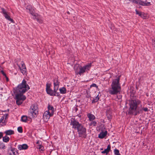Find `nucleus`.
I'll return each mask as SVG.
<instances>
[{
    "mask_svg": "<svg viewBox=\"0 0 155 155\" xmlns=\"http://www.w3.org/2000/svg\"><path fill=\"white\" fill-rule=\"evenodd\" d=\"M30 89L25 79H23L22 83L19 84L14 92L15 97H25L23 94Z\"/></svg>",
    "mask_w": 155,
    "mask_h": 155,
    "instance_id": "1",
    "label": "nucleus"
},
{
    "mask_svg": "<svg viewBox=\"0 0 155 155\" xmlns=\"http://www.w3.org/2000/svg\"><path fill=\"white\" fill-rule=\"evenodd\" d=\"M141 104V101L138 99L130 100L129 103V107L128 111V114L135 116L139 114L137 107Z\"/></svg>",
    "mask_w": 155,
    "mask_h": 155,
    "instance_id": "2",
    "label": "nucleus"
},
{
    "mask_svg": "<svg viewBox=\"0 0 155 155\" xmlns=\"http://www.w3.org/2000/svg\"><path fill=\"white\" fill-rule=\"evenodd\" d=\"M120 76L114 80L111 84V89L110 93L112 94H116L119 93L121 91L120 84L119 83Z\"/></svg>",
    "mask_w": 155,
    "mask_h": 155,
    "instance_id": "3",
    "label": "nucleus"
},
{
    "mask_svg": "<svg viewBox=\"0 0 155 155\" xmlns=\"http://www.w3.org/2000/svg\"><path fill=\"white\" fill-rule=\"evenodd\" d=\"M70 124L72 126L73 128L77 129L80 136H81L82 135H84L85 134L86 130V128L77 121L71 120Z\"/></svg>",
    "mask_w": 155,
    "mask_h": 155,
    "instance_id": "4",
    "label": "nucleus"
},
{
    "mask_svg": "<svg viewBox=\"0 0 155 155\" xmlns=\"http://www.w3.org/2000/svg\"><path fill=\"white\" fill-rule=\"evenodd\" d=\"M77 65H76L74 66V70H75L78 74L81 75L84 73L86 72H87L88 71L90 70L91 66V63H89L83 67H82L81 66H80L79 65H78L79 70L76 68L77 67Z\"/></svg>",
    "mask_w": 155,
    "mask_h": 155,
    "instance_id": "5",
    "label": "nucleus"
},
{
    "mask_svg": "<svg viewBox=\"0 0 155 155\" xmlns=\"http://www.w3.org/2000/svg\"><path fill=\"white\" fill-rule=\"evenodd\" d=\"M51 84H46V91L48 94H49L51 96H58L60 94L59 92H57V91H55L54 89L53 91L51 88Z\"/></svg>",
    "mask_w": 155,
    "mask_h": 155,
    "instance_id": "6",
    "label": "nucleus"
},
{
    "mask_svg": "<svg viewBox=\"0 0 155 155\" xmlns=\"http://www.w3.org/2000/svg\"><path fill=\"white\" fill-rule=\"evenodd\" d=\"M1 13H2L5 18L7 20L10 21L12 23H14V21L13 19L11 18L10 16V13L7 12L3 8H1Z\"/></svg>",
    "mask_w": 155,
    "mask_h": 155,
    "instance_id": "7",
    "label": "nucleus"
},
{
    "mask_svg": "<svg viewBox=\"0 0 155 155\" xmlns=\"http://www.w3.org/2000/svg\"><path fill=\"white\" fill-rule=\"evenodd\" d=\"M38 107L37 104H33L31 105L30 109V111L32 116L35 117V115L38 114Z\"/></svg>",
    "mask_w": 155,
    "mask_h": 155,
    "instance_id": "8",
    "label": "nucleus"
},
{
    "mask_svg": "<svg viewBox=\"0 0 155 155\" xmlns=\"http://www.w3.org/2000/svg\"><path fill=\"white\" fill-rule=\"evenodd\" d=\"M53 82L54 88L55 91H57L59 87L60 82L59 81L58 78L57 76L55 77L53 80Z\"/></svg>",
    "mask_w": 155,
    "mask_h": 155,
    "instance_id": "9",
    "label": "nucleus"
},
{
    "mask_svg": "<svg viewBox=\"0 0 155 155\" xmlns=\"http://www.w3.org/2000/svg\"><path fill=\"white\" fill-rule=\"evenodd\" d=\"M128 1H132L133 3L139 5H140L142 6H147L149 5L150 4V2H147V3H146L144 2H143L140 0H128Z\"/></svg>",
    "mask_w": 155,
    "mask_h": 155,
    "instance_id": "10",
    "label": "nucleus"
},
{
    "mask_svg": "<svg viewBox=\"0 0 155 155\" xmlns=\"http://www.w3.org/2000/svg\"><path fill=\"white\" fill-rule=\"evenodd\" d=\"M21 66L18 65V64L17 65L20 69L21 72L23 74H25L27 72V69L26 66L25 64L22 61L21 62Z\"/></svg>",
    "mask_w": 155,
    "mask_h": 155,
    "instance_id": "11",
    "label": "nucleus"
},
{
    "mask_svg": "<svg viewBox=\"0 0 155 155\" xmlns=\"http://www.w3.org/2000/svg\"><path fill=\"white\" fill-rule=\"evenodd\" d=\"M8 114H5L1 117L0 119V124H2L1 125L3 126L6 124L7 122V119L8 118Z\"/></svg>",
    "mask_w": 155,
    "mask_h": 155,
    "instance_id": "12",
    "label": "nucleus"
},
{
    "mask_svg": "<svg viewBox=\"0 0 155 155\" xmlns=\"http://www.w3.org/2000/svg\"><path fill=\"white\" fill-rule=\"evenodd\" d=\"M53 115H51L48 112L45 111L43 115V119L44 122H46L49 120L50 117L52 116Z\"/></svg>",
    "mask_w": 155,
    "mask_h": 155,
    "instance_id": "13",
    "label": "nucleus"
},
{
    "mask_svg": "<svg viewBox=\"0 0 155 155\" xmlns=\"http://www.w3.org/2000/svg\"><path fill=\"white\" fill-rule=\"evenodd\" d=\"M28 148V145L26 144L19 145L18 147V149L20 150H26Z\"/></svg>",
    "mask_w": 155,
    "mask_h": 155,
    "instance_id": "14",
    "label": "nucleus"
},
{
    "mask_svg": "<svg viewBox=\"0 0 155 155\" xmlns=\"http://www.w3.org/2000/svg\"><path fill=\"white\" fill-rule=\"evenodd\" d=\"M26 9L28 10V12L30 13L31 14H33L34 12V10L32 6L31 5H28L26 6Z\"/></svg>",
    "mask_w": 155,
    "mask_h": 155,
    "instance_id": "15",
    "label": "nucleus"
},
{
    "mask_svg": "<svg viewBox=\"0 0 155 155\" xmlns=\"http://www.w3.org/2000/svg\"><path fill=\"white\" fill-rule=\"evenodd\" d=\"M25 98L26 97H15L17 104L18 105H20L25 99Z\"/></svg>",
    "mask_w": 155,
    "mask_h": 155,
    "instance_id": "16",
    "label": "nucleus"
},
{
    "mask_svg": "<svg viewBox=\"0 0 155 155\" xmlns=\"http://www.w3.org/2000/svg\"><path fill=\"white\" fill-rule=\"evenodd\" d=\"M48 110L46 111H48L51 115H53L54 111V107L52 106L49 105L48 107Z\"/></svg>",
    "mask_w": 155,
    "mask_h": 155,
    "instance_id": "17",
    "label": "nucleus"
},
{
    "mask_svg": "<svg viewBox=\"0 0 155 155\" xmlns=\"http://www.w3.org/2000/svg\"><path fill=\"white\" fill-rule=\"evenodd\" d=\"M107 131L102 132L99 134L98 137L101 139L103 138L107 135Z\"/></svg>",
    "mask_w": 155,
    "mask_h": 155,
    "instance_id": "18",
    "label": "nucleus"
},
{
    "mask_svg": "<svg viewBox=\"0 0 155 155\" xmlns=\"http://www.w3.org/2000/svg\"><path fill=\"white\" fill-rule=\"evenodd\" d=\"M87 116L89 119V120L90 121L93 120L95 118V116L94 115L90 113H88L87 114Z\"/></svg>",
    "mask_w": 155,
    "mask_h": 155,
    "instance_id": "19",
    "label": "nucleus"
},
{
    "mask_svg": "<svg viewBox=\"0 0 155 155\" xmlns=\"http://www.w3.org/2000/svg\"><path fill=\"white\" fill-rule=\"evenodd\" d=\"M60 93L61 94H64L66 93V90L65 88L62 87L59 89Z\"/></svg>",
    "mask_w": 155,
    "mask_h": 155,
    "instance_id": "20",
    "label": "nucleus"
},
{
    "mask_svg": "<svg viewBox=\"0 0 155 155\" xmlns=\"http://www.w3.org/2000/svg\"><path fill=\"white\" fill-rule=\"evenodd\" d=\"M33 16V18L34 19H36L37 20L38 18H40V16L37 13H35L34 12L33 13V14H31Z\"/></svg>",
    "mask_w": 155,
    "mask_h": 155,
    "instance_id": "21",
    "label": "nucleus"
},
{
    "mask_svg": "<svg viewBox=\"0 0 155 155\" xmlns=\"http://www.w3.org/2000/svg\"><path fill=\"white\" fill-rule=\"evenodd\" d=\"M5 133L6 135H11L14 134V131L12 130H8L6 131Z\"/></svg>",
    "mask_w": 155,
    "mask_h": 155,
    "instance_id": "22",
    "label": "nucleus"
},
{
    "mask_svg": "<svg viewBox=\"0 0 155 155\" xmlns=\"http://www.w3.org/2000/svg\"><path fill=\"white\" fill-rule=\"evenodd\" d=\"M21 121L24 122H26L27 120V117L25 116H23L21 117Z\"/></svg>",
    "mask_w": 155,
    "mask_h": 155,
    "instance_id": "23",
    "label": "nucleus"
},
{
    "mask_svg": "<svg viewBox=\"0 0 155 155\" xmlns=\"http://www.w3.org/2000/svg\"><path fill=\"white\" fill-rule=\"evenodd\" d=\"M9 138L8 136H6L3 138V141L5 142H7L9 141Z\"/></svg>",
    "mask_w": 155,
    "mask_h": 155,
    "instance_id": "24",
    "label": "nucleus"
},
{
    "mask_svg": "<svg viewBox=\"0 0 155 155\" xmlns=\"http://www.w3.org/2000/svg\"><path fill=\"white\" fill-rule=\"evenodd\" d=\"M97 122L95 121H91V123L89 124V125L90 126H95L96 125Z\"/></svg>",
    "mask_w": 155,
    "mask_h": 155,
    "instance_id": "25",
    "label": "nucleus"
},
{
    "mask_svg": "<svg viewBox=\"0 0 155 155\" xmlns=\"http://www.w3.org/2000/svg\"><path fill=\"white\" fill-rule=\"evenodd\" d=\"M135 11L137 14L139 15L141 17H143L142 15H143V14L141 12H139L137 9L135 10Z\"/></svg>",
    "mask_w": 155,
    "mask_h": 155,
    "instance_id": "26",
    "label": "nucleus"
},
{
    "mask_svg": "<svg viewBox=\"0 0 155 155\" xmlns=\"http://www.w3.org/2000/svg\"><path fill=\"white\" fill-rule=\"evenodd\" d=\"M38 148L39 150L40 151H43L44 147L41 144L38 145Z\"/></svg>",
    "mask_w": 155,
    "mask_h": 155,
    "instance_id": "27",
    "label": "nucleus"
},
{
    "mask_svg": "<svg viewBox=\"0 0 155 155\" xmlns=\"http://www.w3.org/2000/svg\"><path fill=\"white\" fill-rule=\"evenodd\" d=\"M99 100V97H94L92 100V103H94L97 101Z\"/></svg>",
    "mask_w": 155,
    "mask_h": 155,
    "instance_id": "28",
    "label": "nucleus"
},
{
    "mask_svg": "<svg viewBox=\"0 0 155 155\" xmlns=\"http://www.w3.org/2000/svg\"><path fill=\"white\" fill-rule=\"evenodd\" d=\"M5 147L4 144L0 143V149H5Z\"/></svg>",
    "mask_w": 155,
    "mask_h": 155,
    "instance_id": "29",
    "label": "nucleus"
},
{
    "mask_svg": "<svg viewBox=\"0 0 155 155\" xmlns=\"http://www.w3.org/2000/svg\"><path fill=\"white\" fill-rule=\"evenodd\" d=\"M114 154L115 155L120 154L119 150L117 149H115L114 150Z\"/></svg>",
    "mask_w": 155,
    "mask_h": 155,
    "instance_id": "30",
    "label": "nucleus"
},
{
    "mask_svg": "<svg viewBox=\"0 0 155 155\" xmlns=\"http://www.w3.org/2000/svg\"><path fill=\"white\" fill-rule=\"evenodd\" d=\"M18 130L20 133L22 132V129L21 127H19L18 128Z\"/></svg>",
    "mask_w": 155,
    "mask_h": 155,
    "instance_id": "31",
    "label": "nucleus"
},
{
    "mask_svg": "<svg viewBox=\"0 0 155 155\" xmlns=\"http://www.w3.org/2000/svg\"><path fill=\"white\" fill-rule=\"evenodd\" d=\"M95 87L96 88H97L98 87L96 85V84L94 83L92 84L91 86H90V87Z\"/></svg>",
    "mask_w": 155,
    "mask_h": 155,
    "instance_id": "32",
    "label": "nucleus"
},
{
    "mask_svg": "<svg viewBox=\"0 0 155 155\" xmlns=\"http://www.w3.org/2000/svg\"><path fill=\"white\" fill-rule=\"evenodd\" d=\"M109 151L106 149H105L104 151L102 152V153H107Z\"/></svg>",
    "mask_w": 155,
    "mask_h": 155,
    "instance_id": "33",
    "label": "nucleus"
},
{
    "mask_svg": "<svg viewBox=\"0 0 155 155\" xmlns=\"http://www.w3.org/2000/svg\"><path fill=\"white\" fill-rule=\"evenodd\" d=\"M15 150L14 149H12L11 150V151L12 152L13 154V155H16L15 153Z\"/></svg>",
    "mask_w": 155,
    "mask_h": 155,
    "instance_id": "34",
    "label": "nucleus"
},
{
    "mask_svg": "<svg viewBox=\"0 0 155 155\" xmlns=\"http://www.w3.org/2000/svg\"><path fill=\"white\" fill-rule=\"evenodd\" d=\"M37 21L40 23H42V21L41 19L40 18L37 20Z\"/></svg>",
    "mask_w": 155,
    "mask_h": 155,
    "instance_id": "35",
    "label": "nucleus"
},
{
    "mask_svg": "<svg viewBox=\"0 0 155 155\" xmlns=\"http://www.w3.org/2000/svg\"><path fill=\"white\" fill-rule=\"evenodd\" d=\"M142 110H143L144 111H147L148 110V108L147 107H143L142 108Z\"/></svg>",
    "mask_w": 155,
    "mask_h": 155,
    "instance_id": "36",
    "label": "nucleus"
},
{
    "mask_svg": "<svg viewBox=\"0 0 155 155\" xmlns=\"http://www.w3.org/2000/svg\"><path fill=\"white\" fill-rule=\"evenodd\" d=\"M152 44L153 46L155 47V39L152 40Z\"/></svg>",
    "mask_w": 155,
    "mask_h": 155,
    "instance_id": "37",
    "label": "nucleus"
},
{
    "mask_svg": "<svg viewBox=\"0 0 155 155\" xmlns=\"http://www.w3.org/2000/svg\"><path fill=\"white\" fill-rule=\"evenodd\" d=\"M110 145H108L107 146V148L106 149L109 152L110 150Z\"/></svg>",
    "mask_w": 155,
    "mask_h": 155,
    "instance_id": "38",
    "label": "nucleus"
},
{
    "mask_svg": "<svg viewBox=\"0 0 155 155\" xmlns=\"http://www.w3.org/2000/svg\"><path fill=\"white\" fill-rule=\"evenodd\" d=\"M1 73L5 77L6 76V74H5V73L4 72V71H1Z\"/></svg>",
    "mask_w": 155,
    "mask_h": 155,
    "instance_id": "39",
    "label": "nucleus"
},
{
    "mask_svg": "<svg viewBox=\"0 0 155 155\" xmlns=\"http://www.w3.org/2000/svg\"><path fill=\"white\" fill-rule=\"evenodd\" d=\"M37 144H38V145H41V141H38L37 142Z\"/></svg>",
    "mask_w": 155,
    "mask_h": 155,
    "instance_id": "40",
    "label": "nucleus"
},
{
    "mask_svg": "<svg viewBox=\"0 0 155 155\" xmlns=\"http://www.w3.org/2000/svg\"><path fill=\"white\" fill-rule=\"evenodd\" d=\"M5 78H6V81L7 82L8 81L9 79L7 77V76H5Z\"/></svg>",
    "mask_w": 155,
    "mask_h": 155,
    "instance_id": "41",
    "label": "nucleus"
},
{
    "mask_svg": "<svg viewBox=\"0 0 155 155\" xmlns=\"http://www.w3.org/2000/svg\"><path fill=\"white\" fill-rule=\"evenodd\" d=\"M3 136L2 133L0 132V138H1Z\"/></svg>",
    "mask_w": 155,
    "mask_h": 155,
    "instance_id": "42",
    "label": "nucleus"
},
{
    "mask_svg": "<svg viewBox=\"0 0 155 155\" xmlns=\"http://www.w3.org/2000/svg\"><path fill=\"white\" fill-rule=\"evenodd\" d=\"M142 17H142V18H145V16H144V14H143V15H142Z\"/></svg>",
    "mask_w": 155,
    "mask_h": 155,
    "instance_id": "43",
    "label": "nucleus"
},
{
    "mask_svg": "<svg viewBox=\"0 0 155 155\" xmlns=\"http://www.w3.org/2000/svg\"><path fill=\"white\" fill-rule=\"evenodd\" d=\"M67 13L68 14H70V12H68V11L67 12Z\"/></svg>",
    "mask_w": 155,
    "mask_h": 155,
    "instance_id": "44",
    "label": "nucleus"
}]
</instances>
